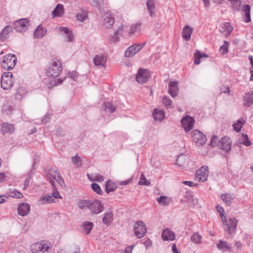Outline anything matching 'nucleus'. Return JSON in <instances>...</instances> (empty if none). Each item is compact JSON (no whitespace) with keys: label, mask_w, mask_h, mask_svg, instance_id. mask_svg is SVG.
Here are the masks:
<instances>
[{"label":"nucleus","mask_w":253,"mask_h":253,"mask_svg":"<svg viewBox=\"0 0 253 253\" xmlns=\"http://www.w3.org/2000/svg\"><path fill=\"white\" fill-rule=\"evenodd\" d=\"M157 200L159 204L167 206L169 204L170 199L167 196H161L158 197Z\"/></svg>","instance_id":"nucleus-40"},{"label":"nucleus","mask_w":253,"mask_h":253,"mask_svg":"<svg viewBox=\"0 0 253 253\" xmlns=\"http://www.w3.org/2000/svg\"><path fill=\"white\" fill-rule=\"evenodd\" d=\"M94 3V6L97 7L100 10V13H102L104 10L102 9L104 5V0H92Z\"/></svg>","instance_id":"nucleus-45"},{"label":"nucleus","mask_w":253,"mask_h":253,"mask_svg":"<svg viewBox=\"0 0 253 253\" xmlns=\"http://www.w3.org/2000/svg\"><path fill=\"white\" fill-rule=\"evenodd\" d=\"M233 127L234 130L236 131L237 132H240L242 127V125H239L238 124H237V123H235L234 124H233Z\"/></svg>","instance_id":"nucleus-57"},{"label":"nucleus","mask_w":253,"mask_h":253,"mask_svg":"<svg viewBox=\"0 0 253 253\" xmlns=\"http://www.w3.org/2000/svg\"><path fill=\"white\" fill-rule=\"evenodd\" d=\"M218 139V138L217 136L213 135L212 137H211V142H210L211 145L212 146V147H215L217 144Z\"/></svg>","instance_id":"nucleus-55"},{"label":"nucleus","mask_w":253,"mask_h":253,"mask_svg":"<svg viewBox=\"0 0 253 253\" xmlns=\"http://www.w3.org/2000/svg\"><path fill=\"white\" fill-rule=\"evenodd\" d=\"M117 35L118 34H115V33H114V35L111 37L110 40V42L114 43L118 42L119 40V38Z\"/></svg>","instance_id":"nucleus-58"},{"label":"nucleus","mask_w":253,"mask_h":253,"mask_svg":"<svg viewBox=\"0 0 253 253\" xmlns=\"http://www.w3.org/2000/svg\"><path fill=\"white\" fill-rule=\"evenodd\" d=\"M191 137L197 146L205 144L207 141L205 135L197 129L193 130L192 131Z\"/></svg>","instance_id":"nucleus-8"},{"label":"nucleus","mask_w":253,"mask_h":253,"mask_svg":"<svg viewBox=\"0 0 253 253\" xmlns=\"http://www.w3.org/2000/svg\"><path fill=\"white\" fill-rule=\"evenodd\" d=\"M150 76V73L147 70L140 68L136 74V80L140 84H144L148 81Z\"/></svg>","instance_id":"nucleus-11"},{"label":"nucleus","mask_w":253,"mask_h":253,"mask_svg":"<svg viewBox=\"0 0 253 253\" xmlns=\"http://www.w3.org/2000/svg\"><path fill=\"white\" fill-rule=\"evenodd\" d=\"M50 119L49 115H46L44 118L42 120V122L45 124L47 123Z\"/></svg>","instance_id":"nucleus-63"},{"label":"nucleus","mask_w":253,"mask_h":253,"mask_svg":"<svg viewBox=\"0 0 253 253\" xmlns=\"http://www.w3.org/2000/svg\"><path fill=\"white\" fill-rule=\"evenodd\" d=\"M113 213L112 211L105 212L102 218V222L106 226H109L113 220Z\"/></svg>","instance_id":"nucleus-26"},{"label":"nucleus","mask_w":253,"mask_h":253,"mask_svg":"<svg viewBox=\"0 0 253 253\" xmlns=\"http://www.w3.org/2000/svg\"><path fill=\"white\" fill-rule=\"evenodd\" d=\"M135 236L138 238L144 237L147 232V228L143 221L138 220L136 222L133 228Z\"/></svg>","instance_id":"nucleus-7"},{"label":"nucleus","mask_w":253,"mask_h":253,"mask_svg":"<svg viewBox=\"0 0 253 253\" xmlns=\"http://www.w3.org/2000/svg\"><path fill=\"white\" fill-rule=\"evenodd\" d=\"M243 105L246 107H250L253 104V91H250L244 93L243 97Z\"/></svg>","instance_id":"nucleus-16"},{"label":"nucleus","mask_w":253,"mask_h":253,"mask_svg":"<svg viewBox=\"0 0 253 253\" xmlns=\"http://www.w3.org/2000/svg\"><path fill=\"white\" fill-rule=\"evenodd\" d=\"M215 209L219 213L222 218L223 224L226 226L225 230L230 235L234 233L235 230L237 225V220L235 218H230L229 220V223H227V221L226 220V215L224 214V210L223 208L218 205L216 206Z\"/></svg>","instance_id":"nucleus-1"},{"label":"nucleus","mask_w":253,"mask_h":253,"mask_svg":"<svg viewBox=\"0 0 253 253\" xmlns=\"http://www.w3.org/2000/svg\"><path fill=\"white\" fill-rule=\"evenodd\" d=\"M46 175L49 182L51 179H53L54 182H55V180H56L61 187H64L65 186L64 180L58 170L50 169Z\"/></svg>","instance_id":"nucleus-6"},{"label":"nucleus","mask_w":253,"mask_h":253,"mask_svg":"<svg viewBox=\"0 0 253 253\" xmlns=\"http://www.w3.org/2000/svg\"><path fill=\"white\" fill-rule=\"evenodd\" d=\"M220 93H227L229 94L230 92V89L228 86H222L221 87L220 89Z\"/></svg>","instance_id":"nucleus-56"},{"label":"nucleus","mask_w":253,"mask_h":253,"mask_svg":"<svg viewBox=\"0 0 253 253\" xmlns=\"http://www.w3.org/2000/svg\"><path fill=\"white\" fill-rule=\"evenodd\" d=\"M134 245L127 246L126 248L124 253H132V250Z\"/></svg>","instance_id":"nucleus-61"},{"label":"nucleus","mask_w":253,"mask_h":253,"mask_svg":"<svg viewBox=\"0 0 253 253\" xmlns=\"http://www.w3.org/2000/svg\"><path fill=\"white\" fill-rule=\"evenodd\" d=\"M62 70V66L60 61L58 59H53L46 71V75L48 77L54 78L60 75Z\"/></svg>","instance_id":"nucleus-2"},{"label":"nucleus","mask_w":253,"mask_h":253,"mask_svg":"<svg viewBox=\"0 0 253 253\" xmlns=\"http://www.w3.org/2000/svg\"><path fill=\"white\" fill-rule=\"evenodd\" d=\"M107 58L104 55H96L93 58L94 64L97 66L105 67L106 64Z\"/></svg>","instance_id":"nucleus-17"},{"label":"nucleus","mask_w":253,"mask_h":253,"mask_svg":"<svg viewBox=\"0 0 253 253\" xmlns=\"http://www.w3.org/2000/svg\"><path fill=\"white\" fill-rule=\"evenodd\" d=\"M10 196L12 197L16 198H21L23 197L22 193L16 190H14L11 191Z\"/></svg>","instance_id":"nucleus-52"},{"label":"nucleus","mask_w":253,"mask_h":253,"mask_svg":"<svg viewBox=\"0 0 253 253\" xmlns=\"http://www.w3.org/2000/svg\"><path fill=\"white\" fill-rule=\"evenodd\" d=\"M30 178H31V176H28L27 177V178L25 179V182H24V189H26L28 187Z\"/></svg>","instance_id":"nucleus-62"},{"label":"nucleus","mask_w":253,"mask_h":253,"mask_svg":"<svg viewBox=\"0 0 253 253\" xmlns=\"http://www.w3.org/2000/svg\"><path fill=\"white\" fill-rule=\"evenodd\" d=\"M144 43L133 44L130 46L126 51L125 56L126 57H132L139 52L144 46Z\"/></svg>","instance_id":"nucleus-15"},{"label":"nucleus","mask_w":253,"mask_h":253,"mask_svg":"<svg viewBox=\"0 0 253 253\" xmlns=\"http://www.w3.org/2000/svg\"><path fill=\"white\" fill-rule=\"evenodd\" d=\"M243 141L240 142L241 144H243L245 146H248L251 145V143L249 140V138L247 135L242 134Z\"/></svg>","instance_id":"nucleus-53"},{"label":"nucleus","mask_w":253,"mask_h":253,"mask_svg":"<svg viewBox=\"0 0 253 253\" xmlns=\"http://www.w3.org/2000/svg\"><path fill=\"white\" fill-rule=\"evenodd\" d=\"M80 161V158L79 156H77V155L74 157H72V162L74 165H77Z\"/></svg>","instance_id":"nucleus-59"},{"label":"nucleus","mask_w":253,"mask_h":253,"mask_svg":"<svg viewBox=\"0 0 253 253\" xmlns=\"http://www.w3.org/2000/svg\"><path fill=\"white\" fill-rule=\"evenodd\" d=\"M207 168V167L204 166L196 171L197 177L200 180L205 181L207 180L208 175Z\"/></svg>","instance_id":"nucleus-19"},{"label":"nucleus","mask_w":253,"mask_h":253,"mask_svg":"<svg viewBox=\"0 0 253 253\" xmlns=\"http://www.w3.org/2000/svg\"><path fill=\"white\" fill-rule=\"evenodd\" d=\"M138 184L148 186L150 184V182L146 179L144 174L142 173L141 174L140 180L139 181Z\"/></svg>","instance_id":"nucleus-49"},{"label":"nucleus","mask_w":253,"mask_h":253,"mask_svg":"<svg viewBox=\"0 0 253 253\" xmlns=\"http://www.w3.org/2000/svg\"><path fill=\"white\" fill-rule=\"evenodd\" d=\"M171 100L167 96H165L163 98V103L165 105V106L168 109L171 107Z\"/></svg>","instance_id":"nucleus-48"},{"label":"nucleus","mask_w":253,"mask_h":253,"mask_svg":"<svg viewBox=\"0 0 253 253\" xmlns=\"http://www.w3.org/2000/svg\"><path fill=\"white\" fill-rule=\"evenodd\" d=\"M178 91V82H170L169 85V93L172 97H174L177 95Z\"/></svg>","instance_id":"nucleus-22"},{"label":"nucleus","mask_w":253,"mask_h":253,"mask_svg":"<svg viewBox=\"0 0 253 253\" xmlns=\"http://www.w3.org/2000/svg\"><path fill=\"white\" fill-rule=\"evenodd\" d=\"M47 30L41 25H39L34 32V36L36 38H41L46 33Z\"/></svg>","instance_id":"nucleus-28"},{"label":"nucleus","mask_w":253,"mask_h":253,"mask_svg":"<svg viewBox=\"0 0 253 253\" xmlns=\"http://www.w3.org/2000/svg\"><path fill=\"white\" fill-rule=\"evenodd\" d=\"M12 27L10 25L6 26L0 34V40L2 41L5 40L8 37V34L12 32Z\"/></svg>","instance_id":"nucleus-27"},{"label":"nucleus","mask_w":253,"mask_h":253,"mask_svg":"<svg viewBox=\"0 0 253 253\" xmlns=\"http://www.w3.org/2000/svg\"><path fill=\"white\" fill-rule=\"evenodd\" d=\"M29 25V22L27 19H21L15 21L13 24V28L18 32H24L27 29Z\"/></svg>","instance_id":"nucleus-9"},{"label":"nucleus","mask_w":253,"mask_h":253,"mask_svg":"<svg viewBox=\"0 0 253 253\" xmlns=\"http://www.w3.org/2000/svg\"><path fill=\"white\" fill-rule=\"evenodd\" d=\"M181 122L182 127L186 131L188 132L191 130L194 127L195 120L193 118L189 116H186L182 118Z\"/></svg>","instance_id":"nucleus-12"},{"label":"nucleus","mask_w":253,"mask_h":253,"mask_svg":"<svg viewBox=\"0 0 253 253\" xmlns=\"http://www.w3.org/2000/svg\"><path fill=\"white\" fill-rule=\"evenodd\" d=\"M14 126L12 124L4 123L1 125V132L3 134H11L14 132Z\"/></svg>","instance_id":"nucleus-23"},{"label":"nucleus","mask_w":253,"mask_h":253,"mask_svg":"<svg viewBox=\"0 0 253 253\" xmlns=\"http://www.w3.org/2000/svg\"><path fill=\"white\" fill-rule=\"evenodd\" d=\"M102 17V22L104 26L107 28H111L114 23V18L112 13L109 11L105 12V10L101 13Z\"/></svg>","instance_id":"nucleus-10"},{"label":"nucleus","mask_w":253,"mask_h":253,"mask_svg":"<svg viewBox=\"0 0 253 253\" xmlns=\"http://www.w3.org/2000/svg\"><path fill=\"white\" fill-rule=\"evenodd\" d=\"M202 238V236L198 233H195L191 236L190 240L193 243L199 244L201 243Z\"/></svg>","instance_id":"nucleus-38"},{"label":"nucleus","mask_w":253,"mask_h":253,"mask_svg":"<svg viewBox=\"0 0 253 253\" xmlns=\"http://www.w3.org/2000/svg\"><path fill=\"white\" fill-rule=\"evenodd\" d=\"M91 187L93 190L99 195L102 194V191L101 189L100 186L96 183H92L91 184Z\"/></svg>","instance_id":"nucleus-50"},{"label":"nucleus","mask_w":253,"mask_h":253,"mask_svg":"<svg viewBox=\"0 0 253 253\" xmlns=\"http://www.w3.org/2000/svg\"><path fill=\"white\" fill-rule=\"evenodd\" d=\"M59 31L62 33L63 36L66 38L67 42H72L74 39L73 32L67 27L59 28Z\"/></svg>","instance_id":"nucleus-18"},{"label":"nucleus","mask_w":253,"mask_h":253,"mask_svg":"<svg viewBox=\"0 0 253 253\" xmlns=\"http://www.w3.org/2000/svg\"><path fill=\"white\" fill-rule=\"evenodd\" d=\"M87 176L92 181L102 182L104 181V177L97 173L92 174L91 177L87 174Z\"/></svg>","instance_id":"nucleus-42"},{"label":"nucleus","mask_w":253,"mask_h":253,"mask_svg":"<svg viewBox=\"0 0 253 253\" xmlns=\"http://www.w3.org/2000/svg\"><path fill=\"white\" fill-rule=\"evenodd\" d=\"M171 249L173 253H180L179 251L177 249L176 246L175 244L172 245Z\"/></svg>","instance_id":"nucleus-64"},{"label":"nucleus","mask_w":253,"mask_h":253,"mask_svg":"<svg viewBox=\"0 0 253 253\" xmlns=\"http://www.w3.org/2000/svg\"><path fill=\"white\" fill-rule=\"evenodd\" d=\"M64 6L62 4H58L52 12L53 17H61L64 14Z\"/></svg>","instance_id":"nucleus-24"},{"label":"nucleus","mask_w":253,"mask_h":253,"mask_svg":"<svg viewBox=\"0 0 253 253\" xmlns=\"http://www.w3.org/2000/svg\"><path fill=\"white\" fill-rule=\"evenodd\" d=\"M147 9L149 12L150 15L153 16L155 14V3L154 0H148L146 3Z\"/></svg>","instance_id":"nucleus-35"},{"label":"nucleus","mask_w":253,"mask_h":253,"mask_svg":"<svg viewBox=\"0 0 253 253\" xmlns=\"http://www.w3.org/2000/svg\"><path fill=\"white\" fill-rule=\"evenodd\" d=\"M70 77L75 81H77L78 74L77 72L73 71L70 73Z\"/></svg>","instance_id":"nucleus-60"},{"label":"nucleus","mask_w":253,"mask_h":253,"mask_svg":"<svg viewBox=\"0 0 253 253\" xmlns=\"http://www.w3.org/2000/svg\"><path fill=\"white\" fill-rule=\"evenodd\" d=\"M193 29L189 25H186L183 27L182 31V37L183 39L188 41L191 39V34L193 33Z\"/></svg>","instance_id":"nucleus-21"},{"label":"nucleus","mask_w":253,"mask_h":253,"mask_svg":"<svg viewBox=\"0 0 253 253\" xmlns=\"http://www.w3.org/2000/svg\"><path fill=\"white\" fill-rule=\"evenodd\" d=\"M153 116L155 120L161 121L165 117V112L162 110L155 109L153 113Z\"/></svg>","instance_id":"nucleus-29"},{"label":"nucleus","mask_w":253,"mask_h":253,"mask_svg":"<svg viewBox=\"0 0 253 253\" xmlns=\"http://www.w3.org/2000/svg\"><path fill=\"white\" fill-rule=\"evenodd\" d=\"M94 226L93 222L89 221L84 222L82 226V230L86 234H89Z\"/></svg>","instance_id":"nucleus-31"},{"label":"nucleus","mask_w":253,"mask_h":253,"mask_svg":"<svg viewBox=\"0 0 253 253\" xmlns=\"http://www.w3.org/2000/svg\"><path fill=\"white\" fill-rule=\"evenodd\" d=\"M30 210V207L28 204L22 203L18 207V213L22 216H24L29 213Z\"/></svg>","instance_id":"nucleus-20"},{"label":"nucleus","mask_w":253,"mask_h":253,"mask_svg":"<svg viewBox=\"0 0 253 253\" xmlns=\"http://www.w3.org/2000/svg\"><path fill=\"white\" fill-rule=\"evenodd\" d=\"M230 1L231 7L235 11H239L241 8V0H229Z\"/></svg>","instance_id":"nucleus-36"},{"label":"nucleus","mask_w":253,"mask_h":253,"mask_svg":"<svg viewBox=\"0 0 253 253\" xmlns=\"http://www.w3.org/2000/svg\"><path fill=\"white\" fill-rule=\"evenodd\" d=\"M16 62V56L14 54H9L3 57L1 66L4 69L9 70L15 66Z\"/></svg>","instance_id":"nucleus-5"},{"label":"nucleus","mask_w":253,"mask_h":253,"mask_svg":"<svg viewBox=\"0 0 253 253\" xmlns=\"http://www.w3.org/2000/svg\"><path fill=\"white\" fill-rule=\"evenodd\" d=\"M104 105L105 107V109H108L109 112L111 113H113L116 110L115 107H114L113 106L112 104L110 102H105Z\"/></svg>","instance_id":"nucleus-51"},{"label":"nucleus","mask_w":253,"mask_h":253,"mask_svg":"<svg viewBox=\"0 0 253 253\" xmlns=\"http://www.w3.org/2000/svg\"><path fill=\"white\" fill-rule=\"evenodd\" d=\"M228 42L226 41L224 42V44L220 48V51L222 54H226L228 52Z\"/></svg>","instance_id":"nucleus-54"},{"label":"nucleus","mask_w":253,"mask_h":253,"mask_svg":"<svg viewBox=\"0 0 253 253\" xmlns=\"http://www.w3.org/2000/svg\"><path fill=\"white\" fill-rule=\"evenodd\" d=\"M91 203V200H82L79 202L78 206L81 209H89Z\"/></svg>","instance_id":"nucleus-37"},{"label":"nucleus","mask_w":253,"mask_h":253,"mask_svg":"<svg viewBox=\"0 0 253 253\" xmlns=\"http://www.w3.org/2000/svg\"><path fill=\"white\" fill-rule=\"evenodd\" d=\"M217 247L219 250H222L223 251H226L230 249V245L226 242L220 241V243L217 245Z\"/></svg>","instance_id":"nucleus-44"},{"label":"nucleus","mask_w":253,"mask_h":253,"mask_svg":"<svg viewBox=\"0 0 253 253\" xmlns=\"http://www.w3.org/2000/svg\"><path fill=\"white\" fill-rule=\"evenodd\" d=\"M27 94V90L23 87H19L17 90L16 95L20 96V98H22L25 96Z\"/></svg>","instance_id":"nucleus-47"},{"label":"nucleus","mask_w":253,"mask_h":253,"mask_svg":"<svg viewBox=\"0 0 253 253\" xmlns=\"http://www.w3.org/2000/svg\"><path fill=\"white\" fill-rule=\"evenodd\" d=\"M187 161L188 159L186 156L180 155L177 157L176 163L178 166L182 167L187 162Z\"/></svg>","instance_id":"nucleus-43"},{"label":"nucleus","mask_w":253,"mask_h":253,"mask_svg":"<svg viewBox=\"0 0 253 253\" xmlns=\"http://www.w3.org/2000/svg\"><path fill=\"white\" fill-rule=\"evenodd\" d=\"M49 249V244L45 241L35 243L31 247L33 253H48Z\"/></svg>","instance_id":"nucleus-4"},{"label":"nucleus","mask_w":253,"mask_h":253,"mask_svg":"<svg viewBox=\"0 0 253 253\" xmlns=\"http://www.w3.org/2000/svg\"><path fill=\"white\" fill-rule=\"evenodd\" d=\"M116 188L117 186L114 182L111 180H107L106 181L105 190L107 193H109L111 192L115 191Z\"/></svg>","instance_id":"nucleus-33"},{"label":"nucleus","mask_w":253,"mask_h":253,"mask_svg":"<svg viewBox=\"0 0 253 253\" xmlns=\"http://www.w3.org/2000/svg\"><path fill=\"white\" fill-rule=\"evenodd\" d=\"M141 24L140 23H137L135 24H133L131 25L128 33L130 35L135 34L136 33H138L140 30V26Z\"/></svg>","instance_id":"nucleus-39"},{"label":"nucleus","mask_w":253,"mask_h":253,"mask_svg":"<svg viewBox=\"0 0 253 253\" xmlns=\"http://www.w3.org/2000/svg\"><path fill=\"white\" fill-rule=\"evenodd\" d=\"M15 79L11 72H4L1 78V87L4 90L10 89L13 85Z\"/></svg>","instance_id":"nucleus-3"},{"label":"nucleus","mask_w":253,"mask_h":253,"mask_svg":"<svg viewBox=\"0 0 253 253\" xmlns=\"http://www.w3.org/2000/svg\"><path fill=\"white\" fill-rule=\"evenodd\" d=\"M50 183L52 186V190L53 191L51 195L52 197L55 200L56 199H62V197L60 196L59 191L57 190V188L55 187V182L53 181V179H51L50 180Z\"/></svg>","instance_id":"nucleus-34"},{"label":"nucleus","mask_w":253,"mask_h":253,"mask_svg":"<svg viewBox=\"0 0 253 253\" xmlns=\"http://www.w3.org/2000/svg\"><path fill=\"white\" fill-rule=\"evenodd\" d=\"M39 202L42 204H45L46 203H55L56 201L51 195H46L41 197Z\"/></svg>","instance_id":"nucleus-32"},{"label":"nucleus","mask_w":253,"mask_h":253,"mask_svg":"<svg viewBox=\"0 0 253 253\" xmlns=\"http://www.w3.org/2000/svg\"><path fill=\"white\" fill-rule=\"evenodd\" d=\"M76 17L78 21L84 22L87 18V14L86 12L83 11L81 13H78Z\"/></svg>","instance_id":"nucleus-46"},{"label":"nucleus","mask_w":253,"mask_h":253,"mask_svg":"<svg viewBox=\"0 0 253 253\" xmlns=\"http://www.w3.org/2000/svg\"><path fill=\"white\" fill-rule=\"evenodd\" d=\"M231 140L227 136H224L218 141V146L220 149L229 152L231 149Z\"/></svg>","instance_id":"nucleus-13"},{"label":"nucleus","mask_w":253,"mask_h":253,"mask_svg":"<svg viewBox=\"0 0 253 253\" xmlns=\"http://www.w3.org/2000/svg\"><path fill=\"white\" fill-rule=\"evenodd\" d=\"M243 11L245 12V19L244 21L246 23H249L251 21V15L250 10L251 6L249 4L243 5Z\"/></svg>","instance_id":"nucleus-30"},{"label":"nucleus","mask_w":253,"mask_h":253,"mask_svg":"<svg viewBox=\"0 0 253 253\" xmlns=\"http://www.w3.org/2000/svg\"><path fill=\"white\" fill-rule=\"evenodd\" d=\"M91 205L89 210L92 214H98L104 210L103 206L99 200H91Z\"/></svg>","instance_id":"nucleus-14"},{"label":"nucleus","mask_w":253,"mask_h":253,"mask_svg":"<svg viewBox=\"0 0 253 253\" xmlns=\"http://www.w3.org/2000/svg\"><path fill=\"white\" fill-rule=\"evenodd\" d=\"M162 238L165 241H172L175 238V235L173 231L169 229L164 230L162 233Z\"/></svg>","instance_id":"nucleus-25"},{"label":"nucleus","mask_w":253,"mask_h":253,"mask_svg":"<svg viewBox=\"0 0 253 253\" xmlns=\"http://www.w3.org/2000/svg\"><path fill=\"white\" fill-rule=\"evenodd\" d=\"M221 199L227 206H230L233 200L232 196L229 194H222L221 195Z\"/></svg>","instance_id":"nucleus-41"}]
</instances>
